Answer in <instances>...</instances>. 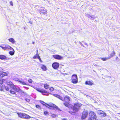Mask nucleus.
Instances as JSON below:
<instances>
[{"label":"nucleus","mask_w":120,"mask_h":120,"mask_svg":"<svg viewBox=\"0 0 120 120\" xmlns=\"http://www.w3.org/2000/svg\"><path fill=\"white\" fill-rule=\"evenodd\" d=\"M53 95L63 101H65V102L64 103V105L66 107H68L69 102L70 101V98L69 97L67 96L65 97L64 98H63L61 96L57 94H54Z\"/></svg>","instance_id":"1"},{"label":"nucleus","mask_w":120,"mask_h":120,"mask_svg":"<svg viewBox=\"0 0 120 120\" xmlns=\"http://www.w3.org/2000/svg\"><path fill=\"white\" fill-rule=\"evenodd\" d=\"M81 104L76 103L74 105L73 107V111H69V113L72 114V113H75L78 111L80 107L81 106Z\"/></svg>","instance_id":"2"},{"label":"nucleus","mask_w":120,"mask_h":120,"mask_svg":"<svg viewBox=\"0 0 120 120\" xmlns=\"http://www.w3.org/2000/svg\"><path fill=\"white\" fill-rule=\"evenodd\" d=\"M1 47L4 50L10 49L12 50L13 51H11L9 52V54L11 55H13L14 53V49L9 45H1Z\"/></svg>","instance_id":"3"},{"label":"nucleus","mask_w":120,"mask_h":120,"mask_svg":"<svg viewBox=\"0 0 120 120\" xmlns=\"http://www.w3.org/2000/svg\"><path fill=\"white\" fill-rule=\"evenodd\" d=\"M72 82L74 83H76L78 82V78L76 75H74L72 76Z\"/></svg>","instance_id":"4"},{"label":"nucleus","mask_w":120,"mask_h":120,"mask_svg":"<svg viewBox=\"0 0 120 120\" xmlns=\"http://www.w3.org/2000/svg\"><path fill=\"white\" fill-rule=\"evenodd\" d=\"M8 85H9L10 87L12 88L14 90L17 91H18V89L15 86V85L11 82H8L7 83Z\"/></svg>","instance_id":"5"},{"label":"nucleus","mask_w":120,"mask_h":120,"mask_svg":"<svg viewBox=\"0 0 120 120\" xmlns=\"http://www.w3.org/2000/svg\"><path fill=\"white\" fill-rule=\"evenodd\" d=\"M52 66L54 69H57L59 67V63L56 62L52 64Z\"/></svg>","instance_id":"6"},{"label":"nucleus","mask_w":120,"mask_h":120,"mask_svg":"<svg viewBox=\"0 0 120 120\" xmlns=\"http://www.w3.org/2000/svg\"><path fill=\"white\" fill-rule=\"evenodd\" d=\"M88 113L86 111H83L82 113V119H85L87 117Z\"/></svg>","instance_id":"7"},{"label":"nucleus","mask_w":120,"mask_h":120,"mask_svg":"<svg viewBox=\"0 0 120 120\" xmlns=\"http://www.w3.org/2000/svg\"><path fill=\"white\" fill-rule=\"evenodd\" d=\"M40 13L41 14L45 15L47 14V12L46 10L42 9L40 10Z\"/></svg>","instance_id":"8"},{"label":"nucleus","mask_w":120,"mask_h":120,"mask_svg":"<svg viewBox=\"0 0 120 120\" xmlns=\"http://www.w3.org/2000/svg\"><path fill=\"white\" fill-rule=\"evenodd\" d=\"M55 59L58 60H61L63 59V57L58 55H53V56Z\"/></svg>","instance_id":"9"},{"label":"nucleus","mask_w":120,"mask_h":120,"mask_svg":"<svg viewBox=\"0 0 120 120\" xmlns=\"http://www.w3.org/2000/svg\"><path fill=\"white\" fill-rule=\"evenodd\" d=\"M98 113L99 114V115L103 116H106V114L104 112L100 111L98 112Z\"/></svg>","instance_id":"10"},{"label":"nucleus","mask_w":120,"mask_h":120,"mask_svg":"<svg viewBox=\"0 0 120 120\" xmlns=\"http://www.w3.org/2000/svg\"><path fill=\"white\" fill-rule=\"evenodd\" d=\"M14 80L15 81H18L20 82L21 83L23 84L26 85V83L24 81H20V80L18 78H15L14 79Z\"/></svg>","instance_id":"11"},{"label":"nucleus","mask_w":120,"mask_h":120,"mask_svg":"<svg viewBox=\"0 0 120 120\" xmlns=\"http://www.w3.org/2000/svg\"><path fill=\"white\" fill-rule=\"evenodd\" d=\"M85 84L86 85H89L91 86L93 84V82L92 81H87L86 82Z\"/></svg>","instance_id":"12"},{"label":"nucleus","mask_w":120,"mask_h":120,"mask_svg":"<svg viewBox=\"0 0 120 120\" xmlns=\"http://www.w3.org/2000/svg\"><path fill=\"white\" fill-rule=\"evenodd\" d=\"M8 74L5 72H2L0 75V79L4 76L8 75Z\"/></svg>","instance_id":"13"},{"label":"nucleus","mask_w":120,"mask_h":120,"mask_svg":"<svg viewBox=\"0 0 120 120\" xmlns=\"http://www.w3.org/2000/svg\"><path fill=\"white\" fill-rule=\"evenodd\" d=\"M39 57H40L39 56L38 54V51L37 50V54L33 57V58L34 59H38Z\"/></svg>","instance_id":"14"},{"label":"nucleus","mask_w":120,"mask_h":120,"mask_svg":"<svg viewBox=\"0 0 120 120\" xmlns=\"http://www.w3.org/2000/svg\"><path fill=\"white\" fill-rule=\"evenodd\" d=\"M9 41L12 43V44H14L15 43V41L14 39L12 38H10L8 39Z\"/></svg>","instance_id":"15"},{"label":"nucleus","mask_w":120,"mask_h":120,"mask_svg":"<svg viewBox=\"0 0 120 120\" xmlns=\"http://www.w3.org/2000/svg\"><path fill=\"white\" fill-rule=\"evenodd\" d=\"M41 68L42 70L44 71H46L47 69L46 67L44 65H42L41 66Z\"/></svg>","instance_id":"16"},{"label":"nucleus","mask_w":120,"mask_h":120,"mask_svg":"<svg viewBox=\"0 0 120 120\" xmlns=\"http://www.w3.org/2000/svg\"><path fill=\"white\" fill-rule=\"evenodd\" d=\"M5 86L4 85H3L2 86H0V90L1 91H4V89H5Z\"/></svg>","instance_id":"17"},{"label":"nucleus","mask_w":120,"mask_h":120,"mask_svg":"<svg viewBox=\"0 0 120 120\" xmlns=\"http://www.w3.org/2000/svg\"><path fill=\"white\" fill-rule=\"evenodd\" d=\"M17 114L18 115V116L19 117L23 118V116L24 115V113H17Z\"/></svg>","instance_id":"18"},{"label":"nucleus","mask_w":120,"mask_h":120,"mask_svg":"<svg viewBox=\"0 0 120 120\" xmlns=\"http://www.w3.org/2000/svg\"><path fill=\"white\" fill-rule=\"evenodd\" d=\"M24 115L23 118L27 119L29 118L30 116L26 114L25 113H24Z\"/></svg>","instance_id":"19"},{"label":"nucleus","mask_w":120,"mask_h":120,"mask_svg":"<svg viewBox=\"0 0 120 120\" xmlns=\"http://www.w3.org/2000/svg\"><path fill=\"white\" fill-rule=\"evenodd\" d=\"M6 57L4 55H0V59L3 60L6 59Z\"/></svg>","instance_id":"20"},{"label":"nucleus","mask_w":120,"mask_h":120,"mask_svg":"<svg viewBox=\"0 0 120 120\" xmlns=\"http://www.w3.org/2000/svg\"><path fill=\"white\" fill-rule=\"evenodd\" d=\"M115 54V53L114 52H113L110 55V56H109V58H110L112 57L113 56H114Z\"/></svg>","instance_id":"21"},{"label":"nucleus","mask_w":120,"mask_h":120,"mask_svg":"<svg viewBox=\"0 0 120 120\" xmlns=\"http://www.w3.org/2000/svg\"><path fill=\"white\" fill-rule=\"evenodd\" d=\"M36 90L39 92L41 93H43L45 92L44 90L42 89H39L37 88H36Z\"/></svg>","instance_id":"22"},{"label":"nucleus","mask_w":120,"mask_h":120,"mask_svg":"<svg viewBox=\"0 0 120 120\" xmlns=\"http://www.w3.org/2000/svg\"><path fill=\"white\" fill-rule=\"evenodd\" d=\"M110 59V58L108 57V58H101V59L102 60L104 61H105L106 60Z\"/></svg>","instance_id":"23"},{"label":"nucleus","mask_w":120,"mask_h":120,"mask_svg":"<svg viewBox=\"0 0 120 120\" xmlns=\"http://www.w3.org/2000/svg\"><path fill=\"white\" fill-rule=\"evenodd\" d=\"M50 106L53 107V108H56V109H58V108L57 106L54 105H50Z\"/></svg>","instance_id":"24"},{"label":"nucleus","mask_w":120,"mask_h":120,"mask_svg":"<svg viewBox=\"0 0 120 120\" xmlns=\"http://www.w3.org/2000/svg\"><path fill=\"white\" fill-rule=\"evenodd\" d=\"M4 81L5 79H4L0 80V85H1Z\"/></svg>","instance_id":"25"},{"label":"nucleus","mask_w":120,"mask_h":120,"mask_svg":"<svg viewBox=\"0 0 120 120\" xmlns=\"http://www.w3.org/2000/svg\"><path fill=\"white\" fill-rule=\"evenodd\" d=\"M49 85L47 84H45L44 85V87L46 89H47L49 87Z\"/></svg>","instance_id":"26"},{"label":"nucleus","mask_w":120,"mask_h":120,"mask_svg":"<svg viewBox=\"0 0 120 120\" xmlns=\"http://www.w3.org/2000/svg\"><path fill=\"white\" fill-rule=\"evenodd\" d=\"M19 91L20 93H23L24 94H26V93L25 92H24V91H23L22 90H21L20 89L19 90Z\"/></svg>","instance_id":"27"},{"label":"nucleus","mask_w":120,"mask_h":120,"mask_svg":"<svg viewBox=\"0 0 120 120\" xmlns=\"http://www.w3.org/2000/svg\"><path fill=\"white\" fill-rule=\"evenodd\" d=\"M3 69L2 68H0V74H1L3 71Z\"/></svg>","instance_id":"28"},{"label":"nucleus","mask_w":120,"mask_h":120,"mask_svg":"<svg viewBox=\"0 0 120 120\" xmlns=\"http://www.w3.org/2000/svg\"><path fill=\"white\" fill-rule=\"evenodd\" d=\"M51 116L53 118H55L56 117V116L55 114H53L51 115Z\"/></svg>","instance_id":"29"},{"label":"nucleus","mask_w":120,"mask_h":120,"mask_svg":"<svg viewBox=\"0 0 120 120\" xmlns=\"http://www.w3.org/2000/svg\"><path fill=\"white\" fill-rule=\"evenodd\" d=\"M10 92L12 94H14L15 93V91L12 90H10Z\"/></svg>","instance_id":"30"},{"label":"nucleus","mask_w":120,"mask_h":120,"mask_svg":"<svg viewBox=\"0 0 120 120\" xmlns=\"http://www.w3.org/2000/svg\"><path fill=\"white\" fill-rule=\"evenodd\" d=\"M10 4L11 6H13V2L12 1H11L10 2Z\"/></svg>","instance_id":"31"},{"label":"nucleus","mask_w":120,"mask_h":120,"mask_svg":"<svg viewBox=\"0 0 120 120\" xmlns=\"http://www.w3.org/2000/svg\"><path fill=\"white\" fill-rule=\"evenodd\" d=\"M49 90L51 91H52L54 90V88L52 87H51Z\"/></svg>","instance_id":"32"},{"label":"nucleus","mask_w":120,"mask_h":120,"mask_svg":"<svg viewBox=\"0 0 120 120\" xmlns=\"http://www.w3.org/2000/svg\"><path fill=\"white\" fill-rule=\"evenodd\" d=\"M28 82H29L31 83L32 82V81L31 79H30L28 80Z\"/></svg>","instance_id":"33"},{"label":"nucleus","mask_w":120,"mask_h":120,"mask_svg":"<svg viewBox=\"0 0 120 120\" xmlns=\"http://www.w3.org/2000/svg\"><path fill=\"white\" fill-rule=\"evenodd\" d=\"M5 89L7 91H8L9 90V89L8 87H7V86H5Z\"/></svg>","instance_id":"34"},{"label":"nucleus","mask_w":120,"mask_h":120,"mask_svg":"<svg viewBox=\"0 0 120 120\" xmlns=\"http://www.w3.org/2000/svg\"><path fill=\"white\" fill-rule=\"evenodd\" d=\"M44 114L45 115H46L48 114V112L46 111H45L44 112Z\"/></svg>","instance_id":"35"},{"label":"nucleus","mask_w":120,"mask_h":120,"mask_svg":"<svg viewBox=\"0 0 120 120\" xmlns=\"http://www.w3.org/2000/svg\"><path fill=\"white\" fill-rule=\"evenodd\" d=\"M36 107L38 108H39L40 106L38 105H36Z\"/></svg>","instance_id":"36"},{"label":"nucleus","mask_w":120,"mask_h":120,"mask_svg":"<svg viewBox=\"0 0 120 120\" xmlns=\"http://www.w3.org/2000/svg\"><path fill=\"white\" fill-rule=\"evenodd\" d=\"M40 102L42 104H43V103H44V102L42 101H40Z\"/></svg>","instance_id":"37"},{"label":"nucleus","mask_w":120,"mask_h":120,"mask_svg":"<svg viewBox=\"0 0 120 120\" xmlns=\"http://www.w3.org/2000/svg\"><path fill=\"white\" fill-rule=\"evenodd\" d=\"M116 60H117V61H119V59L118 57H116Z\"/></svg>","instance_id":"38"},{"label":"nucleus","mask_w":120,"mask_h":120,"mask_svg":"<svg viewBox=\"0 0 120 120\" xmlns=\"http://www.w3.org/2000/svg\"><path fill=\"white\" fill-rule=\"evenodd\" d=\"M26 101H27L28 102L30 101V100L28 99H25Z\"/></svg>","instance_id":"39"},{"label":"nucleus","mask_w":120,"mask_h":120,"mask_svg":"<svg viewBox=\"0 0 120 120\" xmlns=\"http://www.w3.org/2000/svg\"><path fill=\"white\" fill-rule=\"evenodd\" d=\"M43 105H46L48 106H49L48 104H46V103L44 102V103H43V104H42Z\"/></svg>","instance_id":"40"},{"label":"nucleus","mask_w":120,"mask_h":120,"mask_svg":"<svg viewBox=\"0 0 120 120\" xmlns=\"http://www.w3.org/2000/svg\"><path fill=\"white\" fill-rule=\"evenodd\" d=\"M38 59L39 60L40 62H41L42 61L41 60L40 57H39L38 58Z\"/></svg>","instance_id":"41"},{"label":"nucleus","mask_w":120,"mask_h":120,"mask_svg":"<svg viewBox=\"0 0 120 120\" xmlns=\"http://www.w3.org/2000/svg\"><path fill=\"white\" fill-rule=\"evenodd\" d=\"M29 23H30L31 24H32V22H31V21H30L29 22Z\"/></svg>","instance_id":"42"},{"label":"nucleus","mask_w":120,"mask_h":120,"mask_svg":"<svg viewBox=\"0 0 120 120\" xmlns=\"http://www.w3.org/2000/svg\"><path fill=\"white\" fill-rule=\"evenodd\" d=\"M62 120H68L66 119H63Z\"/></svg>","instance_id":"43"},{"label":"nucleus","mask_w":120,"mask_h":120,"mask_svg":"<svg viewBox=\"0 0 120 120\" xmlns=\"http://www.w3.org/2000/svg\"><path fill=\"white\" fill-rule=\"evenodd\" d=\"M34 42H33V44H34Z\"/></svg>","instance_id":"44"},{"label":"nucleus","mask_w":120,"mask_h":120,"mask_svg":"<svg viewBox=\"0 0 120 120\" xmlns=\"http://www.w3.org/2000/svg\"><path fill=\"white\" fill-rule=\"evenodd\" d=\"M89 120H91V119H89Z\"/></svg>","instance_id":"45"}]
</instances>
